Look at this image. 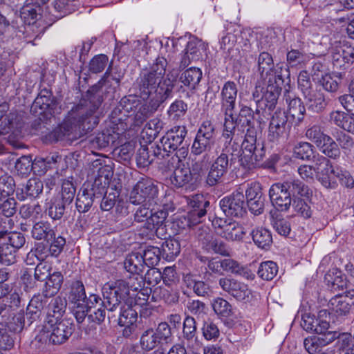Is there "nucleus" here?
I'll use <instances>...</instances> for the list:
<instances>
[{"mask_svg":"<svg viewBox=\"0 0 354 354\" xmlns=\"http://www.w3.org/2000/svg\"><path fill=\"white\" fill-rule=\"evenodd\" d=\"M171 181L175 186L181 187L189 183H194V178L190 172V169L183 165V167H177L174 169L171 177Z\"/></svg>","mask_w":354,"mask_h":354,"instance_id":"34","label":"nucleus"},{"mask_svg":"<svg viewBox=\"0 0 354 354\" xmlns=\"http://www.w3.org/2000/svg\"><path fill=\"white\" fill-rule=\"evenodd\" d=\"M209 155L205 153L198 159H192L188 168L194 178V183L201 180L209 165Z\"/></svg>","mask_w":354,"mask_h":354,"instance_id":"30","label":"nucleus"},{"mask_svg":"<svg viewBox=\"0 0 354 354\" xmlns=\"http://www.w3.org/2000/svg\"><path fill=\"white\" fill-rule=\"evenodd\" d=\"M167 65L166 59L159 57L149 69L140 73L134 84L135 89L137 94L148 102L142 104L137 95L122 98L120 111L124 115H134L136 121L142 122L171 97L176 77H172L170 73L165 76Z\"/></svg>","mask_w":354,"mask_h":354,"instance_id":"1","label":"nucleus"},{"mask_svg":"<svg viewBox=\"0 0 354 354\" xmlns=\"http://www.w3.org/2000/svg\"><path fill=\"white\" fill-rule=\"evenodd\" d=\"M138 319L137 311L131 306L124 304L121 307L118 318V324L124 326L122 335L130 337L136 329V322Z\"/></svg>","mask_w":354,"mask_h":354,"instance_id":"20","label":"nucleus"},{"mask_svg":"<svg viewBox=\"0 0 354 354\" xmlns=\"http://www.w3.org/2000/svg\"><path fill=\"white\" fill-rule=\"evenodd\" d=\"M332 63L336 68H345L354 60V48L346 44H339L333 48L331 51Z\"/></svg>","mask_w":354,"mask_h":354,"instance_id":"19","label":"nucleus"},{"mask_svg":"<svg viewBox=\"0 0 354 354\" xmlns=\"http://www.w3.org/2000/svg\"><path fill=\"white\" fill-rule=\"evenodd\" d=\"M337 333L331 332L325 336H310L304 339V346L309 354H317L322 348L337 339Z\"/></svg>","mask_w":354,"mask_h":354,"instance_id":"22","label":"nucleus"},{"mask_svg":"<svg viewBox=\"0 0 354 354\" xmlns=\"http://www.w3.org/2000/svg\"><path fill=\"white\" fill-rule=\"evenodd\" d=\"M15 189V182L10 176H3L0 178V202L12 195Z\"/></svg>","mask_w":354,"mask_h":354,"instance_id":"50","label":"nucleus"},{"mask_svg":"<svg viewBox=\"0 0 354 354\" xmlns=\"http://www.w3.org/2000/svg\"><path fill=\"white\" fill-rule=\"evenodd\" d=\"M162 129V122L160 120L157 118H153L145 125L141 131V137L146 140V142H151Z\"/></svg>","mask_w":354,"mask_h":354,"instance_id":"35","label":"nucleus"},{"mask_svg":"<svg viewBox=\"0 0 354 354\" xmlns=\"http://www.w3.org/2000/svg\"><path fill=\"white\" fill-rule=\"evenodd\" d=\"M332 310L339 315H345L351 308V299L346 295H338L333 297L329 302Z\"/></svg>","mask_w":354,"mask_h":354,"instance_id":"36","label":"nucleus"},{"mask_svg":"<svg viewBox=\"0 0 354 354\" xmlns=\"http://www.w3.org/2000/svg\"><path fill=\"white\" fill-rule=\"evenodd\" d=\"M216 129L210 120H205L199 127L191 147V153L200 156L210 151L215 143Z\"/></svg>","mask_w":354,"mask_h":354,"instance_id":"8","label":"nucleus"},{"mask_svg":"<svg viewBox=\"0 0 354 354\" xmlns=\"http://www.w3.org/2000/svg\"><path fill=\"white\" fill-rule=\"evenodd\" d=\"M30 1V3H28L22 7L21 17L26 23L33 26L37 23L36 20L41 10V8L35 4L32 0Z\"/></svg>","mask_w":354,"mask_h":354,"instance_id":"44","label":"nucleus"},{"mask_svg":"<svg viewBox=\"0 0 354 354\" xmlns=\"http://www.w3.org/2000/svg\"><path fill=\"white\" fill-rule=\"evenodd\" d=\"M158 187L152 179L147 177L141 178L133 186L129 196V201L134 205L149 203L151 205L158 196Z\"/></svg>","mask_w":354,"mask_h":354,"instance_id":"9","label":"nucleus"},{"mask_svg":"<svg viewBox=\"0 0 354 354\" xmlns=\"http://www.w3.org/2000/svg\"><path fill=\"white\" fill-rule=\"evenodd\" d=\"M93 192H88L85 187H82L81 192L77 194L76 198V208L80 213H84L89 210L93 203Z\"/></svg>","mask_w":354,"mask_h":354,"instance_id":"38","label":"nucleus"},{"mask_svg":"<svg viewBox=\"0 0 354 354\" xmlns=\"http://www.w3.org/2000/svg\"><path fill=\"white\" fill-rule=\"evenodd\" d=\"M283 98L288 105V112L295 119L297 124L303 122L306 113V108L301 99L288 90H286Z\"/></svg>","mask_w":354,"mask_h":354,"instance_id":"24","label":"nucleus"},{"mask_svg":"<svg viewBox=\"0 0 354 354\" xmlns=\"http://www.w3.org/2000/svg\"><path fill=\"white\" fill-rule=\"evenodd\" d=\"M48 245V251L52 257H58L62 252L64 245H66V239L62 236H56L55 232L54 237L50 240Z\"/></svg>","mask_w":354,"mask_h":354,"instance_id":"63","label":"nucleus"},{"mask_svg":"<svg viewBox=\"0 0 354 354\" xmlns=\"http://www.w3.org/2000/svg\"><path fill=\"white\" fill-rule=\"evenodd\" d=\"M212 306L214 313L221 317L227 318L232 314V306L221 297L214 299L212 302Z\"/></svg>","mask_w":354,"mask_h":354,"instance_id":"47","label":"nucleus"},{"mask_svg":"<svg viewBox=\"0 0 354 354\" xmlns=\"http://www.w3.org/2000/svg\"><path fill=\"white\" fill-rule=\"evenodd\" d=\"M203 241V244H205L207 250H212L214 253L219 254L222 256H230V250L223 241L214 239L210 235L204 237Z\"/></svg>","mask_w":354,"mask_h":354,"instance_id":"39","label":"nucleus"},{"mask_svg":"<svg viewBox=\"0 0 354 354\" xmlns=\"http://www.w3.org/2000/svg\"><path fill=\"white\" fill-rule=\"evenodd\" d=\"M124 77V73L118 71L117 68H112L111 66H109L103 77L99 81L97 86L102 87L109 84L111 80L114 81L118 85Z\"/></svg>","mask_w":354,"mask_h":354,"instance_id":"53","label":"nucleus"},{"mask_svg":"<svg viewBox=\"0 0 354 354\" xmlns=\"http://www.w3.org/2000/svg\"><path fill=\"white\" fill-rule=\"evenodd\" d=\"M257 65L262 80L269 79L270 82V78L288 77L290 75L287 68H283L278 64L274 67L272 55L266 51H263L258 56Z\"/></svg>","mask_w":354,"mask_h":354,"instance_id":"13","label":"nucleus"},{"mask_svg":"<svg viewBox=\"0 0 354 354\" xmlns=\"http://www.w3.org/2000/svg\"><path fill=\"white\" fill-rule=\"evenodd\" d=\"M0 240L3 244H8L15 252L25 243V237L19 232H0Z\"/></svg>","mask_w":354,"mask_h":354,"instance_id":"40","label":"nucleus"},{"mask_svg":"<svg viewBox=\"0 0 354 354\" xmlns=\"http://www.w3.org/2000/svg\"><path fill=\"white\" fill-rule=\"evenodd\" d=\"M124 266L131 274H141L145 269L142 254L138 252L129 254L124 260Z\"/></svg>","mask_w":354,"mask_h":354,"instance_id":"32","label":"nucleus"},{"mask_svg":"<svg viewBox=\"0 0 354 354\" xmlns=\"http://www.w3.org/2000/svg\"><path fill=\"white\" fill-rule=\"evenodd\" d=\"M328 135L325 134L319 125L315 124L307 129L306 137L315 144L317 147L321 145L322 141Z\"/></svg>","mask_w":354,"mask_h":354,"instance_id":"55","label":"nucleus"},{"mask_svg":"<svg viewBox=\"0 0 354 354\" xmlns=\"http://www.w3.org/2000/svg\"><path fill=\"white\" fill-rule=\"evenodd\" d=\"M212 225L218 236L229 241H241L245 234L243 227L230 218H215Z\"/></svg>","mask_w":354,"mask_h":354,"instance_id":"12","label":"nucleus"},{"mask_svg":"<svg viewBox=\"0 0 354 354\" xmlns=\"http://www.w3.org/2000/svg\"><path fill=\"white\" fill-rule=\"evenodd\" d=\"M44 183L38 178H30L26 185V192L29 196L37 198L43 192Z\"/></svg>","mask_w":354,"mask_h":354,"instance_id":"56","label":"nucleus"},{"mask_svg":"<svg viewBox=\"0 0 354 354\" xmlns=\"http://www.w3.org/2000/svg\"><path fill=\"white\" fill-rule=\"evenodd\" d=\"M202 332L203 337L207 340L216 339L220 335L217 325L210 319L204 322Z\"/></svg>","mask_w":354,"mask_h":354,"instance_id":"64","label":"nucleus"},{"mask_svg":"<svg viewBox=\"0 0 354 354\" xmlns=\"http://www.w3.org/2000/svg\"><path fill=\"white\" fill-rule=\"evenodd\" d=\"M162 250L167 258L174 259L179 254L180 247L178 241L176 240L169 239L162 243Z\"/></svg>","mask_w":354,"mask_h":354,"instance_id":"61","label":"nucleus"},{"mask_svg":"<svg viewBox=\"0 0 354 354\" xmlns=\"http://www.w3.org/2000/svg\"><path fill=\"white\" fill-rule=\"evenodd\" d=\"M167 216L168 212L165 209H158L157 211L152 209L148 220V225L146 226V229L149 231L146 236L151 239L154 234L157 232L158 229L162 225Z\"/></svg>","mask_w":354,"mask_h":354,"instance_id":"28","label":"nucleus"},{"mask_svg":"<svg viewBox=\"0 0 354 354\" xmlns=\"http://www.w3.org/2000/svg\"><path fill=\"white\" fill-rule=\"evenodd\" d=\"M238 88L236 84L232 81L226 82L221 91V104L223 112L234 111L237 97Z\"/></svg>","mask_w":354,"mask_h":354,"instance_id":"23","label":"nucleus"},{"mask_svg":"<svg viewBox=\"0 0 354 354\" xmlns=\"http://www.w3.org/2000/svg\"><path fill=\"white\" fill-rule=\"evenodd\" d=\"M278 272V266L273 261H266L260 264L258 275L264 280H272Z\"/></svg>","mask_w":354,"mask_h":354,"instance_id":"49","label":"nucleus"},{"mask_svg":"<svg viewBox=\"0 0 354 354\" xmlns=\"http://www.w3.org/2000/svg\"><path fill=\"white\" fill-rule=\"evenodd\" d=\"M187 111V104L183 100H176L169 106L167 113L173 120L183 117Z\"/></svg>","mask_w":354,"mask_h":354,"instance_id":"54","label":"nucleus"},{"mask_svg":"<svg viewBox=\"0 0 354 354\" xmlns=\"http://www.w3.org/2000/svg\"><path fill=\"white\" fill-rule=\"evenodd\" d=\"M241 149L222 146L220 151H216L217 157L211 164L206 177V183L209 186H214L220 183L223 176L228 171L236 157L241 155Z\"/></svg>","mask_w":354,"mask_h":354,"instance_id":"4","label":"nucleus"},{"mask_svg":"<svg viewBox=\"0 0 354 354\" xmlns=\"http://www.w3.org/2000/svg\"><path fill=\"white\" fill-rule=\"evenodd\" d=\"M74 2L73 0H55L53 6L55 10L59 13V17H62L75 10Z\"/></svg>","mask_w":354,"mask_h":354,"instance_id":"59","label":"nucleus"},{"mask_svg":"<svg viewBox=\"0 0 354 354\" xmlns=\"http://www.w3.org/2000/svg\"><path fill=\"white\" fill-rule=\"evenodd\" d=\"M15 249H12L8 244H3L0 240V263L10 265L15 261Z\"/></svg>","mask_w":354,"mask_h":354,"instance_id":"60","label":"nucleus"},{"mask_svg":"<svg viewBox=\"0 0 354 354\" xmlns=\"http://www.w3.org/2000/svg\"><path fill=\"white\" fill-rule=\"evenodd\" d=\"M317 148L324 154L331 158H336L340 155V150L337 144L329 136L325 138L321 145H319Z\"/></svg>","mask_w":354,"mask_h":354,"instance_id":"46","label":"nucleus"},{"mask_svg":"<svg viewBox=\"0 0 354 354\" xmlns=\"http://www.w3.org/2000/svg\"><path fill=\"white\" fill-rule=\"evenodd\" d=\"M66 308V300L61 297H56L51 299L48 304L47 317L61 319Z\"/></svg>","mask_w":354,"mask_h":354,"instance_id":"41","label":"nucleus"},{"mask_svg":"<svg viewBox=\"0 0 354 354\" xmlns=\"http://www.w3.org/2000/svg\"><path fill=\"white\" fill-rule=\"evenodd\" d=\"M223 270L239 274L247 279H253L254 274L250 269L239 264L237 261L225 259L223 260Z\"/></svg>","mask_w":354,"mask_h":354,"instance_id":"33","label":"nucleus"},{"mask_svg":"<svg viewBox=\"0 0 354 354\" xmlns=\"http://www.w3.org/2000/svg\"><path fill=\"white\" fill-rule=\"evenodd\" d=\"M101 103L98 100L89 109L87 106L78 105L75 109H72L64 121L54 131L56 139L61 140L66 136L75 134L81 136L86 133L97 124V118L93 115L98 109Z\"/></svg>","mask_w":354,"mask_h":354,"instance_id":"2","label":"nucleus"},{"mask_svg":"<svg viewBox=\"0 0 354 354\" xmlns=\"http://www.w3.org/2000/svg\"><path fill=\"white\" fill-rule=\"evenodd\" d=\"M265 87L263 88L262 102L268 110H273L277 104L279 96L281 93V86L284 82V77H277L276 78H270L263 80Z\"/></svg>","mask_w":354,"mask_h":354,"instance_id":"15","label":"nucleus"},{"mask_svg":"<svg viewBox=\"0 0 354 354\" xmlns=\"http://www.w3.org/2000/svg\"><path fill=\"white\" fill-rule=\"evenodd\" d=\"M289 192L290 196L298 195L300 196L308 197L310 190L308 187L299 179H290L282 183Z\"/></svg>","mask_w":354,"mask_h":354,"instance_id":"37","label":"nucleus"},{"mask_svg":"<svg viewBox=\"0 0 354 354\" xmlns=\"http://www.w3.org/2000/svg\"><path fill=\"white\" fill-rule=\"evenodd\" d=\"M218 283L225 292L239 301H248L252 296L248 285L236 279L223 277L219 279Z\"/></svg>","mask_w":354,"mask_h":354,"instance_id":"16","label":"nucleus"},{"mask_svg":"<svg viewBox=\"0 0 354 354\" xmlns=\"http://www.w3.org/2000/svg\"><path fill=\"white\" fill-rule=\"evenodd\" d=\"M188 204L192 208L189 214V219L195 223L200 222L198 219L206 214L205 208L209 206V201H205L203 195L197 194L189 198Z\"/></svg>","mask_w":354,"mask_h":354,"instance_id":"27","label":"nucleus"},{"mask_svg":"<svg viewBox=\"0 0 354 354\" xmlns=\"http://www.w3.org/2000/svg\"><path fill=\"white\" fill-rule=\"evenodd\" d=\"M272 205L278 211H287L292 204V197L283 183H274L269 189Z\"/></svg>","mask_w":354,"mask_h":354,"instance_id":"17","label":"nucleus"},{"mask_svg":"<svg viewBox=\"0 0 354 354\" xmlns=\"http://www.w3.org/2000/svg\"><path fill=\"white\" fill-rule=\"evenodd\" d=\"M126 280H118L114 284L106 283L102 287V306L109 311H114L127 296H134L142 286L143 278L140 274H132Z\"/></svg>","mask_w":354,"mask_h":354,"instance_id":"3","label":"nucleus"},{"mask_svg":"<svg viewBox=\"0 0 354 354\" xmlns=\"http://www.w3.org/2000/svg\"><path fill=\"white\" fill-rule=\"evenodd\" d=\"M75 191L73 183L68 180H64L62 185L61 200L64 201L65 204L70 205L74 199Z\"/></svg>","mask_w":354,"mask_h":354,"instance_id":"62","label":"nucleus"},{"mask_svg":"<svg viewBox=\"0 0 354 354\" xmlns=\"http://www.w3.org/2000/svg\"><path fill=\"white\" fill-rule=\"evenodd\" d=\"M257 131L254 127H250L248 129L247 132L245 136L244 140L242 143L243 151L245 152H248V155L244 156V158L246 157L250 158V160H246V162H244L243 158H242L241 161V165L244 168L250 169L251 165L253 164L252 160L258 161L259 160V156L257 154ZM261 155H260L261 156Z\"/></svg>","mask_w":354,"mask_h":354,"instance_id":"18","label":"nucleus"},{"mask_svg":"<svg viewBox=\"0 0 354 354\" xmlns=\"http://www.w3.org/2000/svg\"><path fill=\"white\" fill-rule=\"evenodd\" d=\"M339 354H354V337L351 334L337 335Z\"/></svg>","mask_w":354,"mask_h":354,"instance_id":"48","label":"nucleus"},{"mask_svg":"<svg viewBox=\"0 0 354 354\" xmlns=\"http://www.w3.org/2000/svg\"><path fill=\"white\" fill-rule=\"evenodd\" d=\"M202 78V71L199 68L191 67L180 76V82L189 89L194 90Z\"/></svg>","mask_w":354,"mask_h":354,"instance_id":"31","label":"nucleus"},{"mask_svg":"<svg viewBox=\"0 0 354 354\" xmlns=\"http://www.w3.org/2000/svg\"><path fill=\"white\" fill-rule=\"evenodd\" d=\"M186 135L187 129L184 126L175 127L168 131L160 139V144L151 147L153 156L164 158L169 156L183 144Z\"/></svg>","mask_w":354,"mask_h":354,"instance_id":"5","label":"nucleus"},{"mask_svg":"<svg viewBox=\"0 0 354 354\" xmlns=\"http://www.w3.org/2000/svg\"><path fill=\"white\" fill-rule=\"evenodd\" d=\"M225 120L222 138H223V146L240 149L239 145L234 140L235 129L236 127V120L234 117L233 111L224 112Z\"/></svg>","mask_w":354,"mask_h":354,"instance_id":"25","label":"nucleus"},{"mask_svg":"<svg viewBox=\"0 0 354 354\" xmlns=\"http://www.w3.org/2000/svg\"><path fill=\"white\" fill-rule=\"evenodd\" d=\"M244 198L243 191L237 189L221 200V208L227 216L241 217L245 213Z\"/></svg>","mask_w":354,"mask_h":354,"instance_id":"14","label":"nucleus"},{"mask_svg":"<svg viewBox=\"0 0 354 354\" xmlns=\"http://www.w3.org/2000/svg\"><path fill=\"white\" fill-rule=\"evenodd\" d=\"M43 331L44 335L48 339L50 344H61L71 336L73 326L68 320L47 317Z\"/></svg>","mask_w":354,"mask_h":354,"instance_id":"6","label":"nucleus"},{"mask_svg":"<svg viewBox=\"0 0 354 354\" xmlns=\"http://www.w3.org/2000/svg\"><path fill=\"white\" fill-rule=\"evenodd\" d=\"M111 171L106 167H101L98 169L97 176L92 184H84L88 192H93V196L96 198L101 197L106 192V188L109 184V176Z\"/></svg>","mask_w":354,"mask_h":354,"instance_id":"21","label":"nucleus"},{"mask_svg":"<svg viewBox=\"0 0 354 354\" xmlns=\"http://www.w3.org/2000/svg\"><path fill=\"white\" fill-rule=\"evenodd\" d=\"M127 128V124L122 122L116 120L109 121L91 142L99 148H105L110 145H118L122 142V136Z\"/></svg>","mask_w":354,"mask_h":354,"instance_id":"7","label":"nucleus"},{"mask_svg":"<svg viewBox=\"0 0 354 354\" xmlns=\"http://www.w3.org/2000/svg\"><path fill=\"white\" fill-rule=\"evenodd\" d=\"M160 251L158 248L147 247L142 254L145 266L153 267L157 265L160 259Z\"/></svg>","mask_w":354,"mask_h":354,"instance_id":"52","label":"nucleus"},{"mask_svg":"<svg viewBox=\"0 0 354 354\" xmlns=\"http://www.w3.org/2000/svg\"><path fill=\"white\" fill-rule=\"evenodd\" d=\"M314 152V147L307 142L298 143L294 147L293 154L297 158L303 160H308L312 157Z\"/></svg>","mask_w":354,"mask_h":354,"instance_id":"51","label":"nucleus"},{"mask_svg":"<svg viewBox=\"0 0 354 354\" xmlns=\"http://www.w3.org/2000/svg\"><path fill=\"white\" fill-rule=\"evenodd\" d=\"M54 228L47 221H39L34 224L32 229V236L37 240H44L49 242L54 237Z\"/></svg>","mask_w":354,"mask_h":354,"instance_id":"29","label":"nucleus"},{"mask_svg":"<svg viewBox=\"0 0 354 354\" xmlns=\"http://www.w3.org/2000/svg\"><path fill=\"white\" fill-rule=\"evenodd\" d=\"M109 58L104 54L95 55L89 62L88 69L92 73H99L107 66Z\"/></svg>","mask_w":354,"mask_h":354,"instance_id":"57","label":"nucleus"},{"mask_svg":"<svg viewBox=\"0 0 354 354\" xmlns=\"http://www.w3.org/2000/svg\"><path fill=\"white\" fill-rule=\"evenodd\" d=\"M41 212L42 209L39 204L23 205L19 209V214L24 218L37 219L41 215Z\"/></svg>","mask_w":354,"mask_h":354,"instance_id":"58","label":"nucleus"},{"mask_svg":"<svg viewBox=\"0 0 354 354\" xmlns=\"http://www.w3.org/2000/svg\"><path fill=\"white\" fill-rule=\"evenodd\" d=\"M304 97L308 110L314 113L323 111L328 104L324 93L317 89L307 93Z\"/></svg>","mask_w":354,"mask_h":354,"instance_id":"26","label":"nucleus"},{"mask_svg":"<svg viewBox=\"0 0 354 354\" xmlns=\"http://www.w3.org/2000/svg\"><path fill=\"white\" fill-rule=\"evenodd\" d=\"M160 342L152 328L145 330L141 335L140 344L142 350L149 351L155 348Z\"/></svg>","mask_w":354,"mask_h":354,"instance_id":"43","label":"nucleus"},{"mask_svg":"<svg viewBox=\"0 0 354 354\" xmlns=\"http://www.w3.org/2000/svg\"><path fill=\"white\" fill-rule=\"evenodd\" d=\"M86 295L84 284L80 281L73 283L69 295V299L74 306L81 305L83 301H86Z\"/></svg>","mask_w":354,"mask_h":354,"instance_id":"45","label":"nucleus"},{"mask_svg":"<svg viewBox=\"0 0 354 354\" xmlns=\"http://www.w3.org/2000/svg\"><path fill=\"white\" fill-rule=\"evenodd\" d=\"M251 234L254 243L261 248L269 247L272 241L270 231L263 227H257Z\"/></svg>","mask_w":354,"mask_h":354,"instance_id":"42","label":"nucleus"},{"mask_svg":"<svg viewBox=\"0 0 354 354\" xmlns=\"http://www.w3.org/2000/svg\"><path fill=\"white\" fill-rule=\"evenodd\" d=\"M291 129L288 122V116L284 111L276 110L272 115L269 126L268 137L270 141L279 142L285 140L289 135Z\"/></svg>","mask_w":354,"mask_h":354,"instance_id":"10","label":"nucleus"},{"mask_svg":"<svg viewBox=\"0 0 354 354\" xmlns=\"http://www.w3.org/2000/svg\"><path fill=\"white\" fill-rule=\"evenodd\" d=\"M313 162L315 176L321 184L326 188H336V174L338 169L335 170L330 160L323 156H314Z\"/></svg>","mask_w":354,"mask_h":354,"instance_id":"11","label":"nucleus"}]
</instances>
